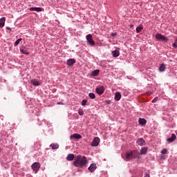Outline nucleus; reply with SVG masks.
<instances>
[{"mask_svg":"<svg viewBox=\"0 0 177 177\" xmlns=\"http://www.w3.org/2000/svg\"><path fill=\"white\" fill-rule=\"evenodd\" d=\"M86 164H88V160L81 155H77L73 162V165L77 168H83Z\"/></svg>","mask_w":177,"mask_h":177,"instance_id":"obj_1","label":"nucleus"},{"mask_svg":"<svg viewBox=\"0 0 177 177\" xmlns=\"http://www.w3.org/2000/svg\"><path fill=\"white\" fill-rule=\"evenodd\" d=\"M138 157V151H130L126 153L125 161H129L133 160V158H136Z\"/></svg>","mask_w":177,"mask_h":177,"instance_id":"obj_2","label":"nucleus"},{"mask_svg":"<svg viewBox=\"0 0 177 177\" xmlns=\"http://www.w3.org/2000/svg\"><path fill=\"white\" fill-rule=\"evenodd\" d=\"M31 168L35 171V174H37L39 171V168H41V164L38 162H35L31 165Z\"/></svg>","mask_w":177,"mask_h":177,"instance_id":"obj_3","label":"nucleus"},{"mask_svg":"<svg viewBox=\"0 0 177 177\" xmlns=\"http://www.w3.org/2000/svg\"><path fill=\"white\" fill-rule=\"evenodd\" d=\"M86 41L88 44H90L91 46H94L95 45V41L93 40V37H92V35L89 34L86 36Z\"/></svg>","mask_w":177,"mask_h":177,"instance_id":"obj_4","label":"nucleus"},{"mask_svg":"<svg viewBox=\"0 0 177 177\" xmlns=\"http://www.w3.org/2000/svg\"><path fill=\"white\" fill-rule=\"evenodd\" d=\"M155 37L158 41H163L164 42H167V41H168V37H165V36H163L160 33H157Z\"/></svg>","mask_w":177,"mask_h":177,"instance_id":"obj_5","label":"nucleus"},{"mask_svg":"<svg viewBox=\"0 0 177 177\" xmlns=\"http://www.w3.org/2000/svg\"><path fill=\"white\" fill-rule=\"evenodd\" d=\"M99 143H100V139L99 137H95L91 142V146L96 147V146H99Z\"/></svg>","mask_w":177,"mask_h":177,"instance_id":"obj_6","label":"nucleus"},{"mask_svg":"<svg viewBox=\"0 0 177 177\" xmlns=\"http://www.w3.org/2000/svg\"><path fill=\"white\" fill-rule=\"evenodd\" d=\"M95 91L97 95H103V93H104V87L100 86L96 88Z\"/></svg>","mask_w":177,"mask_h":177,"instance_id":"obj_7","label":"nucleus"},{"mask_svg":"<svg viewBox=\"0 0 177 177\" xmlns=\"http://www.w3.org/2000/svg\"><path fill=\"white\" fill-rule=\"evenodd\" d=\"M66 64L68 66H74V64H75V59H68L67 62H66Z\"/></svg>","mask_w":177,"mask_h":177,"instance_id":"obj_8","label":"nucleus"},{"mask_svg":"<svg viewBox=\"0 0 177 177\" xmlns=\"http://www.w3.org/2000/svg\"><path fill=\"white\" fill-rule=\"evenodd\" d=\"M176 139V135L173 133L171 138H169L167 139V142H168V143H172V142H174V140H175Z\"/></svg>","mask_w":177,"mask_h":177,"instance_id":"obj_9","label":"nucleus"},{"mask_svg":"<svg viewBox=\"0 0 177 177\" xmlns=\"http://www.w3.org/2000/svg\"><path fill=\"white\" fill-rule=\"evenodd\" d=\"M96 168H97L96 164L93 163L90 165V167L88 168V169L90 172H95Z\"/></svg>","mask_w":177,"mask_h":177,"instance_id":"obj_10","label":"nucleus"},{"mask_svg":"<svg viewBox=\"0 0 177 177\" xmlns=\"http://www.w3.org/2000/svg\"><path fill=\"white\" fill-rule=\"evenodd\" d=\"M5 21H6V18L3 17L0 19V28H2L5 26Z\"/></svg>","mask_w":177,"mask_h":177,"instance_id":"obj_11","label":"nucleus"},{"mask_svg":"<svg viewBox=\"0 0 177 177\" xmlns=\"http://www.w3.org/2000/svg\"><path fill=\"white\" fill-rule=\"evenodd\" d=\"M137 144L138 146H145V145H146V142H145L143 138H139L138 140H137Z\"/></svg>","mask_w":177,"mask_h":177,"instance_id":"obj_12","label":"nucleus"},{"mask_svg":"<svg viewBox=\"0 0 177 177\" xmlns=\"http://www.w3.org/2000/svg\"><path fill=\"white\" fill-rule=\"evenodd\" d=\"M31 84L33 86H39L41 85V83L35 79L31 80Z\"/></svg>","mask_w":177,"mask_h":177,"instance_id":"obj_13","label":"nucleus"},{"mask_svg":"<svg viewBox=\"0 0 177 177\" xmlns=\"http://www.w3.org/2000/svg\"><path fill=\"white\" fill-rule=\"evenodd\" d=\"M30 12H42L41 8L31 7L30 8Z\"/></svg>","mask_w":177,"mask_h":177,"instance_id":"obj_14","label":"nucleus"},{"mask_svg":"<svg viewBox=\"0 0 177 177\" xmlns=\"http://www.w3.org/2000/svg\"><path fill=\"white\" fill-rule=\"evenodd\" d=\"M112 55L113 57H118L120 56V49H116L112 51Z\"/></svg>","mask_w":177,"mask_h":177,"instance_id":"obj_15","label":"nucleus"},{"mask_svg":"<svg viewBox=\"0 0 177 177\" xmlns=\"http://www.w3.org/2000/svg\"><path fill=\"white\" fill-rule=\"evenodd\" d=\"M121 100V93L120 92H116L115 94V100L116 102H118Z\"/></svg>","mask_w":177,"mask_h":177,"instance_id":"obj_16","label":"nucleus"},{"mask_svg":"<svg viewBox=\"0 0 177 177\" xmlns=\"http://www.w3.org/2000/svg\"><path fill=\"white\" fill-rule=\"evenodd\" d=\"M81 138H82V136L78 133H75L71 136V139H81Z\"/></svg>","mask_w":177,"mask_h":177,"instance_id":"obj_17","label":"nucleus"},{"mask_svg":"<svg viewBox=\"0 0 177 177\" xmlns=\"http://www.w3.org/2000/svg\"><path fill=\"white\" fill-rule=\"evenodd\" d=\"M138 122L140 125H146V122H147V121H146L145 118H140Z\"/></svg>","mask_w":177,"mask_h":177,"instance_id":"obj_18","label":"nucleus"},{"mask_svg":"<svg viewBox=\"0 0 177 177\" xmlns=\"http://www.w3.org/2000/svg\"><path fill=\"white\" fill-rule=\"evenodd\" d=\"M67 161H73L74 160V154L71 153L68 154V156L66 157Z\"/></svg>","mask_w":177,"mask_h":177,"instance_id":"obj_19","label":"nucleus"},{"mask_svg":"<svg viewBox=\"0 0 177 177\" xmlns=\"http://www.w3.org/2000/svg\"><path fill=\"white\" fill-rule=\"evenodd\" d=\"M158 70L160 73L165 71V64H160Z\"/></svg>","mask_w":177,"mask_h":177,"instance_id":"obj_20","label":"nucleus"},{"mask_svg":"<svg viewBox=\"0 0 177 177\" xmlns=\"http://www.w3.org/2000/svg\"><path fill=\"white\" fill-rule=\"evenodd\" d=\"M99 73H100V71L95 70V71H92L91 74L93 77H96V76L99 75Z\"/></svg>","mask_w":177,"mask_h":177,"instance_id":"obj_21","label":"nucleus"},{"mask_svg":"<svg viewBox=\"0 0 177 177\" xmlns=\"http://www.w3.org/2000/svg\"><path fill=\"white\" fill-rule=\"evenodd\" d=\"M50 147H52L53 150H56L59 147L58 144H50Z\"/></svg>","mask_w":177,"mask_h":177,"instance_id":"obj_22","label":"nucleus"},{"mask_svg":"<svg viewBox=\"0 0 177 177\" xmlns=\"http://www.w3.org/2000/svg\"><path fill=\"white\" fill-rule=\"evenodd\" d=\"M147 153V148L143 147L140 151V154H146Z\"/></svg>","mask_w":177,"mask_h":177,"instance_id":"obj_23","label":"nucleus"},{"mask_svg":"<svg viewBox=\"0 0 177 177\" xmlns=\"http://www.w3.org/2000/svg\"><path fill=\"white\" fill-rule=\"evenodd\" d=\"M21 41H23V39L19 38L15 42V46H17V45H19V44H20V42H21Z\"/></svg>","mask_w":177,"mask_h":177,"instance_id":"obj_24","label":"nucleus"},{"mask_svg":"<svg viewBox=\"0 0 177 177\" xmlns=\"http://www.w3.org/2000/svg\"><path fill=\"white\" fill-rule=\"evenodd\" d=\"M20 51L21 52V53H23L24 55H30V53H28V50H26V49H21Z\"/></svg>","mask_w":177,"mask_h":177,"instance_id":"obj_25","label":"nucleus"},{"mask_svg":"<svg viewBox=\"0 0 177 177\" xmlns=\"http://www.w3.org/2000/svg\"><path fill=\"white\" fill-rule=\"evenodd\" d=\"M88 96H89L90 99H95V97H96V96L95 95V93H90L88 94Z\"/></svg>","mask_w":177,"mask_h":177,"instance_id":"obj_26","label":"nucleus"},{"mask_svg":"<svg viewBox=\"0 0 177 177\" xmlns=\"http://www.w3.org/2000/svg\"><path fill=\"white\" fill-rule=\"evenodd\" d=\"M142 30H143V27L142 26H138L136 28V32H140V31H142Z\"/></svg>","mask_w":177,"mask_h":177,"instance_id":"obj_27","label":"nucleus"},{"mask_svg":"<svg viewBox=\"0 0 177 177\" xmlns=\"http://www.w3.org/2000/svg\"><path fill=\"white\" fill-rule=\"evenodd\" d=\"M173 48H177V39L174 41V43L172 44Z\"/></svg>","mask_w":177,"mask_h":177,"instance_id":"obj_28","label":"nucleus"},{"mask_svg":"<svg viewBox=\"0 0 177 177\" xmlns=\"http://www.w3.org/2000/svg\"><path fill=\"white\" fill-rule=\"evenodd\" d=\"M87 100H83L82 101V106H86V103H87Z\"/></svg>","mask_w":177,"mask_h":177,"instance_id":"obj_29","label":"nucleus"},{"mask_svg":"<svg viewBox=\"0 0 177 177\" xmlns=\"http://www.w3.org/2000/svg\"><path fill=\"white\" fill-rule=\"evenodd\" d=\"M78 114L80 115H84V111L82 109H79Z\"/></svg>","mask_w":177,"mask_h":177,"instance_id":"obj_30","label":"nucleus"},{"mask_svg":"<svg viewBox=\"0 0 177 177\" xmlns=\"http://www.w3.org/2000/svg\"><path fill=\"white\" fill-rule=\"evenodd\" d=\"M168 150H167V149H163L162 151H161V153L162 154H167Z\"/></svg>","mask_w":177,"mask_h":177,"instance_id":"obj_31","label":"nucleus"},{"mask_svg":"<svg viewBox=\"0 0 177 177\" xmlns=\"http://www.w3.org/2000/svg\"><path fill=\"white\" fill-rule=\"evenodd\" d=\"M158 100V97H156L153 100H152V103H156V102H157Z\"/></svg>","mask_w":177,"mask_h":177,"instance_id":"obj_32","label":"nucleus"},{"mask_svg":"<svg viewBox=\"0 0 177 177\" xmlns=\"http://www.w3.org/2000/svg\"><path fill=\"white\" fill-rule=\"evenodd\" d=\"M111 35V37H115L117 35V33L112 32Z\"/></svg>","mask_w":177,"mask_h":177,"instance_id":"obj_33","label":"nucleus"},{"mask_svg":"<svg viewBox=\"0 0 177 177\" xmlns=\"http://www.w3.org/2000/svg\"><path fill=\"white\" fill-rule=\"evenodd\" d=\"M144 177H150V174H145Z\"/></svg>","mask_w":177,"mask_h":177,"instance_id":"obj_34","label":"nucleus"},{"mask_svg":"<svg viewBox=\"0 0 177 177\" xmlns=\"http://www.w3.org/2000/svg\"><path fill=\"white\" fill-rule=\"evenodd\" d=\"M6 30H12V28H6Z\"/></svg>","mask_w":177,"mask_h":177,"instance_id":"obj_35","label":"nucleus"},{"mask_svg":"<svg viewBox=\"0 0 177 177\" xmlns=\"http://www.w3.org/2000/svg\"><path fill=\"white\" fill-rule=\"evenodd\" d=\"M0 153H1V149H0Z\"/></svg>","mask_w":177,"mask_h":177,"instance_id":"obj_36","label":"nucleus"}]
</instances>
